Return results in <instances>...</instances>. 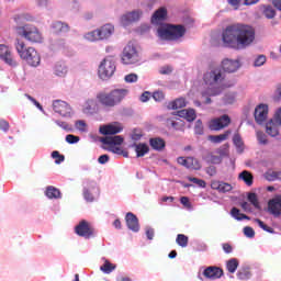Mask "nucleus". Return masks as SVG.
I'll use <instances>...</instances> for the list:
<instances>
[{
    "label": "nucleus",
    "instance_id": "obj_1",
    "mask_svg": "<svg viewBox=\"0 0 281 281\" xmlns=\"http://www.w3.org/2000/svg\"><path fill=\"white\" fill-rule=\"evenodd\" d=\"M256 41V29L249 24L235 23L222 31V43L231 49H246Z\"/></svg>",
    "mask_w": 281,
    "mask_h": 281
},
{
    "label": "nucleus",
    "instance_id": "obj_2",
    "mask_svg": "<svg viewBox=\"0 0 281 281\" xmlns=\"http://www.w3.org/2000/svg\"><path fill=\"white\" fill-rule=\"evenodd\" d=\"M128 95V89H113L110 92L101 91L97 94V102L103 109H115L119 104H122Z\"/></svg>",
    "mask_w": 281,
    "mask_h": 281
},
{
    "label": "nucleus",
    "instance_id": "obj_3",
    "mask_svg": "<svg viewBox=\"0 0 281 281\" xmlns=\"http://www.w3.org/2000/svg\"><path fill=\"white\" fill-rule=\"evenodd\" d=\"M15 49L20 58H22V60H25L27 65H31V67H38L41 65V55H38L36 48H25V42L16 40Z\"/></svg>",
    "mask_w": 281,
    "mask_h": 281
},
{
    "label": "nucleus",
    "instance_id": "obj_4",
    "mask_svg": "<svg viewBox=\"0 0 281 281\" xmlns=\"http://www.w3.org/2000/svg\"><path fill=\"white\" fill-rule=\"evenodd\" d=\"M159 38L162 41H179L186 36V26L181 24H166L157 30Z\"/></svg>",
    "mask_w": 281,
    "mask_h": 281
},
{
    "label": "nucleus",
    "instance_id": "obj_5",
    "mask_svg": "<svg viewBox=\"0 0 281 281\" xmlns=\"http://www.w3.org/2000/svg\"><path fill=\"white\" fill-rule=\"evenodd\" d=\"M16 32L19 36H22L30 43H42L43 35L38 31V29L34 25L26 24L24 26L16 27Z\"/></svg>",
    "mask_w": 281,
    "mask_h": 281
},
{
    "label": "nucleus",
    "instance_id": "obj_6",
    "mask_svg": "<svg viewBox=\"0 0 281 281\" xmlns=\"http://www.w3.org/2000/svg\"><path fill=\"white\" fill-rule=\"evenodd\" d=\"M115 59H113V57L104 58L99 65V78H101V80H109V78H112L113 74H115Z\"/></svg>",
    "mask_w": 281,
    "mask_h": 281
},
{
    "label": "nucleus",
    "instance_id": "obj_7",
    "mask_svg": "<svg viewBox=\"0 0 281 281\" xmlns=\"http://www.w3.org/2000/svg\"><path fill=\"white\" fill-rule=\"evenodd\" d=\"M115 32V27L111 24H105L98 30L88 33L89 41H104L110 38Z\"/></svg>",
    "mask_w": 281,
    "mask_h": 281
},
{
    "label": "nucleus",
    "instance_id": "obj_8",
    "mask_svg": "<svg viewBox=\"0 0 281 281\" xmlns=\"http://www.w3.org/2000/svg\"><path fill=\"white\" fill-rule=\"evenodd\" d=\"M122 63L123 65H135V63H139V53L133 43H128L124 47Z\"/></svg>",
    "mask_w": 281,
    "mask_h": 281
},
{
    "label": "nucleus",
    "instance_id": "obj_9",
    "mask_svg": "<svg viewBox=\"0 0 281 281\" xmlns=\"http://www.w3.org/2000/svg\"><path fill=\"white\" fill-rule=\"evenodd\" d=\"M75 233L81 238H93L95 236V228H93L89 222L83 220L75 227Z\"/></svg>",
    "mask_w": 281,
    "mask_h": 281
},
{
    "label": "nucleus",
    "instance_id": "obj_10",
    "mask_svg": "<svg viewBox=\"0 0 281 281\" xmlns=\"http://www.w3.org/2000/svg\"><path fill=\"white\" fill-rule=\"evenodd\" d=\"M278 126H281V108L277 111L274 120H270L266 124V133L270 135V137H278V135H280Z\"/></svg>",
    "mask_w": 281,
    "mask_h": 281
},
{
    "label": "nucleus",
    "instance_id": "obj_11",
    "mask_svg": "<svg viewBox=\"0 0 281 281\" xmlns=\"http://www.w3.org/2000/svg\"><path fill=\"white\" fill-rule=\"evenodd\" d=\"M0 60H3V63L9 65V67H16L19 65L14 58L12 48L5 44H0Z\"/></svg>",
    "mask_w": 281,
    "mask_h": 281
},
{
    "label": "nucleus",
    "instance_id": "obj_12",
    "mask_svg": "<svg viewBox=\"0 0 281 281\" xmlns=\"http://www.w3.org/2000/svg\"><path fill=\"white\" fill-rule=\"evenodd\" d=\"M224 78L225 77H223V70H221V68H214L204 74L203 80L205 85L212 87L214 85H218V82H223Z\"/></svg>",
    "mask_w": 281,
    "mask_h": 281
},
{
    "label": "nucleus",
    "instance_id": "obj_13",
    "mask_svg": "<svg viewBox=\"0 0 281 281\" xmlns=\"http://www.w3.org/2000/svg\"><path fill=\"white\" fill-rule=\"evenodd\" d=\"M232 124V119L227 114H223L220 117L213 119L209 123V128L211 131H223V128H227Z\"/></svg>",
    "mask_w": 281,
    "mask_h": 281
},
{
    "label": "nucleus",
    "instance_id": "obj_14",
    "mask_svg": "<svg viewBox=\"0 0 281 281\" xmlns=\"http://www.w3.org/2000/svg\"><path fill=\"white\" fill-rule=\"evenodd\" d=\"M268 212L274 218H280L281 216V195H276L268 201Z\"/></svg>",
    "mask_w": 281,
    "mask_h": 281
},
{
    "label": "nucleus",
    "instance_id": "obj_15",
    "mask_svg": "<svg viewBox=\"0 0 281 281\" xmlns=\"http://www.w3.org/2000/svg\"><path fill=\"white\" fill-rule=\"evenodd\" d=\"M203 276L206 280H221V277L225 276V272L221 267L210 266L204 269Z\"/></svg>",
    "mask_w": 281,
    "mask_h": 281
},
{
    "label": "nucleus",
    "instance_id": "obj_16",
    "mask_svg": "<svg viewBox=\"0 0 281 281\" xmlns=\"http://www.w3.org/2000/svg\"><path fill=\"white\" fill-rule=\"evenodd\" d=\"M53 109H54L55 113H58L63 117H67V116L71 115V106L65 101L55 100L53 102Z\"/></svg>",
    "mask_w": 281,
    "mask_h": 281
},
{
    "label": "nucleus",
    "instance_id": "obj_17",
    "mask_svg": "<svg viewBox=\"0 0 281 281\" xmlns=\"http://www.w3.org/2000/svg\"><path fill=\"white\" fill-rule=\"evenodd\" d=\"M269 115V105L261 103L255 109V121L257 124H263L267 122V117Z\"/></svg>",
    "mask_w": 281,
    "mask_h": 281
},
{
    "label": "nucleus",
    "instance_id": "obj_18",
    "mask_svg": "<svg viewBox=\"0 0 281 281\" xmlns=\"http://www.w3.org/2000/svg\"><path fill=\"white\" fill-rule=\"evenodd\" d=\"M166 124L169 128H173V131H183L186 128V121L181 120V116L177 115V113L168 117Z\"/></svg>",
    "mask_w": 281,
    "mask_h": 281
},
{
    "label": "nucleus",
    "instance_id": "obj_19",
    "mask_svg": "<svg viewBox=\"0 0 281 281\" xmlns=\"http://www.w3.org/2000/svg\"><path fill=\"white\" fill-rule=\"evenodd\" d=\"M222 69L226 74H234L240 69V61L238 59L226 58L222 61Z\"/></svg>",
    "mask_w": 281,
    "mask_h": 281
},
{
    "label": "nucleus",
    "instance_id": "obj_20",
    "mask_svg": "<svg viewBox=\"0 0 281 281\" xmlns=\"http://www.w3.org/2000/svg\"><path fill=\"white\" fill-rule=\"evenodd\" d=\"M140 16H142V11L139 10L132 11L121 16V23L123 25H131V23H135V21H139Z\"/></svg>",
    "mask_w": 281,
    "mask_h": 281
},
{
    "label": "nucleus",
    "instance_id": "obj_21",
    "mask_svg": "<svg viewBox=\"0 0 281 281\" xmlns=\"http://www.w3.org/2000/svg\"><path fill=\"white\" fill-rule=\"evenodd\" d=\"M125 223L131 232H139V220L136 214L128 212L125 216Z\"/></svg>",
    "mask_w": 281,
    "mask_h": 281
},
{
    "label": "nucleus",
    "instance_id": "obj_22",
    "mask_svg": "<svg viewBox=\"0 0 281 281\" xmlns=\"http://www.w3.org/2000/svg\"><path fill=\"white\" fill-rule=\"evenodd\" d=\"M211 188L212 190H216L222 194H225L226 192H232L233 190V187L229 183L220 180L211 181Z\"/></svg>",
    "mask_w": 281,
    "mask_h": 281
},
{
    "label": "nucleus",
    "instance_id": "obj_23",
    "mask_svg": "<svg viewBox=\"0 0 281 281\" xmlns=\"http://www.w3.org/2000/svg\"><path fill=\"white\" fill-rule=\"evenodd\" d=\"M50 29L53 34H67L70 30L69 24L60 21L53 22Z\"/></svg>",
    "mask_w": 281,
    "mask_h": 281
},
{
    "label": "nucleus",
    "instance_id": "obj_24",
    "mask_svg": "<svg viewBox=\"0 0 281 281\" xmlns=\"http://www.w3.org/2000/svg\"><path fill=\"white\" fill-rule=\"evenodd\" d=\"M105 146H122L124 144V137L122 136H105L100 139Z\"/></svg>",
    "mask_w": 281,
    "mask_h": 281
},
{
    "label": "nucleus",
    "instance_id": "obj_25",
    "mask_svg": "<svg viewBox=\"0 0 281 281\" xmlns=\"http://www.w3.org/2000/svg\"><path fill=\"white\" fill-rule=\"evenodd\" d=\"M166 16H168V10L162 7L155 11L151 16V23L158 25V23H161V21H166Z\"/></svg>",
    "mask_w": 281,
    "mask_h": 281
},
{
    "label": "nucleus",
    "instance_id": "obj_26",
    "mask_svg": "<svg viewBox=\"0 0 281 281\" xmlns=\"http://www.w3.org/2000/svg\"><path fill=\"white\" fill-rule=\"evenodd\" d=\"M178 117H183L187 122L196 120V111L194 109H184L177 112Z\"/></svg>",
    "mask_w": 281,
    "mask_h": 281
},
{
    "label": "nucleus",
    "instance_id": "obj_27",
    "mask_svg": "<svg viewBox=\"0 0 281 281\" xmlns=\"http://www.w3.org/2000/svg\"><path fill=\"white\" fill-rule=\"evenodd\" d=\"M122 133V126L120 125H103L100 127L101 135H117Z\"/></svg>",
    "mask_w": 281,
    "mask_h": 281
},
{
    "label": "nucleus",
    "instance_id": "obj_28",
    "mask_svg": "<svg viewBox=\"0 0 281 281\" xmlns=\"http://www.w3.org/2000/svg\"><path fill=\"white\" fill-rule=\"evenodd\" d=\"M184 106H188L186 98H178L167 104V109H169V111H177L178 109H184Z\"/></svg>",
    "mask_w": 281,
    "mask_h": 281
},
{
    "label": "nucleus",
    "instance_id": "obj_29",
    "mask_svg": "<svg viewBox=\"0 0 281 281\" xmlns=\"http://www.w3.org/2000/svg\"><path fill=\"white\" fill-rule=\"evenodd\" d=\"M149 145L154 150H164L166 148V140L164 138H150Z\"/></svg>",
    "mask_w": 281,
    "mask_h": 281
},
{
    "label": "nucleus",
    "instance_id": "obj_30",
    "mask_svg": "<svg viewBox=\"0 0 281 281\" xmlns=\"http://www.w3.org/2000/svg\"><path fill=\"white\" fill-rule=\"evenodd\" d=\"M229 135H232V131L227 130L223 134L209 136V139H211L213 144H221L222 142L228 139Z\"/></svg>",
    "mask_w": 281,
    "mask_h": 281
},
{
    "label": "nucleus",
    "instance_id": "obj_31",
    "mask_svg": "<svg viewBox=\"0 0 281 281\" xmlns=\"http://www.w3.org/2000/svg\"><path fill=\"white\" fill-rule=\"evenodd\" d=\"M133 146L135 148L136 157H144V155H147L150 150V148L144 143L134 144Z\"/></svg>",
    "mask_w": 281,
    "mask_h": 281
},
{
    "label": "nucleus",
    "instance_id": "obj_32",
    "mask_svg": "<svg viewBox=\"0 0 281 281\" xmlns=\"http://www.w3.org/2000/svg\"><path fill=\"white\" fill-rule=\"evenodd\" d=\"M239 179L246 183V186H254V176L251 172L244 170L239 173Z\"/></svg>",
    "mask_w": 281,
    "mask_h": 281
},
{
    "label": "nucleus",
    "instance_id": "obj_33",
    "mask_svg": "<svg viewBox=\"0 0 281 281\" xmlns=\"http://www.w3.org/2000/svg\"><path fill=\"white\" fill-rule=\"evenodd\" d=\"M115 269H117V266H115L114 263H111V261L109 260H105L104 263L100 267V271L106 274L113 273Z\"/></svg>",
    "mask_w": 281,
    "mask_h": 281
},
{
    "label": "nucleus",
    "instance_id": "obj_34",
    "mask_svg": "<svg viewBox=\"0 0 281 281\" xmlns=\"http://www.w3.org/2000/svg\"><path fill=\"white\" fill-rule=\"evenodd\" d=\"M233 144H235L237 148V153L241 154L243 150H245V143L243 142V138L240 137V134H235L233 137Z\"/></svg>",
    "mask_w": 281,
    "mask_h": 281
},
{
    "label": "nucleus",
    "instance_id": "obj_35",
    "mask_svg": "<svg viewBox=\"0 0 281 281\" xmlns=\"http://www.w3.org/2000/svg\"><path fill=\"white\" fill-rule=\"evenodd\" d=\"M45 194L48 199H60V190L56 187H47Z\"/></svg>",
    "mask_w": 281,
    "mask_h": 281
},
{
    "label": "nucleus",
    "instance_id": "obj_36",
    "mask_svg": "<svg viewBox=\"0 0 281 281\" xmlns=\"http://www.w3.org/2000/svg\"><path fill=\"white\" fill-rule=\"evenodd\" d=\"M231 215L236 221H249V216H247L246 214L240 213V210H238L237 207H233L231 210Z\"/></svg>",
    "mask_w": 281,
    "mask_h": 281
},
{
    "label": "nucleus",
    "instance_id": "obj_37",
    "mask_svg": "<svg viewBox=\"0 0 281 281\" xmlns=\"http://www.w3.org/2000/svg\"><path fill=\"white\" fill-rule=\"evenodd\" d=\"M226 269L228 273H236V269H238V259L236 258L229 259L226 262Z\"/></svg>",
    "mask_w": 281,
    "mask_h": 281
},
{
    "label": "nucleus",
    "instance_id": "obj_38",
    "mask_svg": "<svg viewBox=\"0 0 281 281\" xmlns=\"http://www.w3.org/2000/svg\"><path fill=\"white\" fill-rule=\"evenodd\" d=\"M202 166H201V161H199V159L194 158V157H189V166L188 169L189 170H201Z\"/></svg>",
    "mask_w": 281,
    "mask_h": 281
},
{
    "label": "nucleus",
    "instance_id": "obj_39",
    "mask_svg": "<svg viewBox=\"0 0 281 281\" xmlns=\"http://www.w3.org/2000/svg\"><path fill=\"white\" fill-rule=\"evenodd\" d=\"M262 14L266 16V19H274L276 18V9L271 5L263 7Z\"/></svg>",
    "mask_w": 281,
    "mask_h": 281
},
{
    "label": "nucleus",
    "instance_id": "obj_40",
    "mask_svg": "<svg viewBox=\"0 0 281 281\" xmlns=\"http://www.w3.org/2000/svg\"><path fill=\"white\" fill-rule=\"evenodd\" d=\"M188 241H189L188 236H186L183 234H178V236L176 238V243H177V245H179V247H182V248L188 247Z\"/></svg>",
    "mask_w": 281,
    "mask_h": 281
},
{
    "label": "nucleus",
    "instance_id": "obj_41",
    "mask_svg": "<svg viewBox=\"0 0 281 281\" xmlns=\"http://www.w3.org/2000/svg\"><path fill=\"white\" fill-rule=\"evenodd\" d=\"M255 223L258 224V226L263 229V232H268V234H276V231L265 224V222H262L260 218H255Z\"/></svg>",
    "mask_w": 281,
    "mask_h": 281
},
{
    "label": "nucleus",
    "instance_id": "obj_42",
    "mask_svg": "<svg viewBox=\"0 0 281 281\" xmlns=\"http://www.w3.org/2000/svg\"><path fill=\"white\" fill-rule=\"evenodd\" d=\"M248 201L256 207V210H260V202L258 201V195L256 193H248Z\"/></svg>",
    "mask_w": 281,
    "mask_h": 281
},
{
    "label": "nucleus",
    "instance_id": "obj_43",
    "mask_svg": "<svg viewBox=\"0 0 281 281\" xmlns=\"http://www.w3.org/2000/svg\"><path fill=\"white\" fill-rule=\"evenodd\" d=\"M237 278L238 280H249L251 272L247 268H244L237 272Z\"/></svg>",
    "mask_w": 281,
    "mask_h": 281
},
{
    "label": "nucleus",
    "instance_id": "obj_44",
    "mask_svg": "<svg viewBox=\"0 0 281 281\" xmlns=\"http://www.w3.org/2000/svg\"><path fill=\"white\" fill-rule=\"evenodd\" d=\"M55 74L56 76L63 77L67 75V67L63 64H56L55 66Z\"/></svg>",
    "mask_w": 281,
    "mask_h": 281
},
{
    "label": "nucleus",
    "instance_id": "obj_45",
    "mask_svg": "<svg viewBox=\"0 0 281 281\" xmlns=\"http://www.w3.org/2000/svg\"><path fill=\"white\" fill-rule=\"evenodd\" d=\"M266 179L268 181H276V179H278L279 181H281V171H271V172H268L266 175Z\"/></svg>",
    "mask_w": 281,
    "mask_h": 281
},
{
    "label": "nucleus",
    "instance_id": "obj_46",
    "mask_svg": "<svg viewBox=\"0 0 281 281\" xmlns=\"http://www.w3.org/2000/svg\"><path fill=\"white\" fill-rule=\"evenodd\" d=\"M206 161H207L209 164H222L223 158H222L221 156H216V155H214V154H209V155L206 156Z\"/></svg>",
    "mask_w": 281,
    "mask_h": 281
},
{
    "label": "nucleus",
    "instance_id": "obj_47",
    "mask_svg": "<svg viewBox=\"0 0 281 281\" xmlns=\"http://www.w3.org/2000/svg\"><path fill=\"white\" fill-rule=\"evenodd\" d=\"M224 104H234L236 102V93L228 92L224 95Z\"/></svg>",
    "mask_w": 281,
    "mask_h": 281
},
{
    "label": "nucleus",
    "instance_id": "obj_48",
    "mask_svg": "<svg viewBox=\"0 0 281 281\" xmlns=\"http://www.w3.org/2000/svg\"><path fill=\"white\" fill-rule=\"evenodd\" d=\"M187 179L188 181H191V183H195V186H199V188H205V186H207V183L203 179L192 177H188Z\"/></svg>",
    "mask_w": 281,
    "mask_h": 281
},
{
    "label": "nucleus",
    "instance_id": "obj_49",
    "mask_svg": "<svg viewBox=\"0 0 281 281\" xmlns=\"http://www.w3.org/2000/svg\"><path fill=\"white\" fill-rule=\"evenodd\" d=\"M52 157L55 159V164H63V161H65V156L60 155V151L58 150H54Z\"/></svg>",
    "mask_w": 281,
    "mask_h": 281
},
{
    "label": "nucleus",
    "instance_id": "obj_50",
    "mask_svg": "<svg viewBox=\"0 0 281 281\" xmlns=\"http://www.w3.org/2000/svg\"><path fill=\"white\" fill-rule=\"evenodd\" d=\"M153 99L155 100V102H162V100L166 99V94L164 93V91H155L153 93Z\"/></svg>",
    "mask_w": 281,
    "mask_h": 281
},
{
    "label": "nucleus",
    "instance_id": "obj_51",
    "mask_svg": "<svg viewBox=\"0 0 281 281\" xmlns=\"http://www.w3.org/2000/svg\"><path fill=\"white\" fill-rule=\"evenodd\" d=\"M66 142L67 144H78V142H80V137L74 134H68L66 136Z\"/></svg>",
    "mask_w": 281,
    "mask_h": 281
},
{
    "label": "nucleus",
    "instance_id": "obj_52",
    "mask_svg": "<svg viewBox=\"0 0 281 281\" xmlns=\"http://www.w3.org/2000/svg\"><path fill=\"white\" fill-rule=\"evenodd\" d=\"M267 63V57L265 55H259L255 59V67H262Z\"/></svg>",
    "mask_w": 281,
    "mask_h": 281
},
{
    "label": "nucleus",
    "instance_id": "obj_53",
    "mask_svg": "<svg viewBox=\"0 0 281 281\" xmlns=\"http://www.w3.org/2000/svg\"><path fill=\"white\" fill-rule=\"evenodd\" d=\"M244 235L247 238H254V236H256V231H254L251 226H246L244 227Z\"/></svg>",
    "mask_w": 281,
    "mask_h": 281
},
{
    "label": "nucleus",
    "instance_id": "obj_54",
    "mask_svg": "<svg viewBox=\"0 0 281 281\" xmlns=\"http://www.w3.org/2000/svg\"><path fill=\"white\" fill-rule=\"evenodd\" d=\"M85 110L88 111V112H89V111H95V100L89 99V100L86 102Z\"/></svg>",
    "mask_w": 281,
    "mask_h": 281
},
{
    "label": "nucleus",
    "instance_id": "obj_55",
    "mask_svg": "<svg viewBox=\"0 0 281 281\" xmlns=\"http://www.w3.org/2000/svg\"><path fill=\"white\" fill-rule=\"evenodd\" d=\"M194 132L196 135H203V122H201V120L195 122Z\"/></svg>",
    "mask_w": 281,
    "mask_h": 281
},
{
    "label": "nucleus",
    "instance_id": "obj_56",
    "mask_svg": "<svg viewBox=\"0 0 281 281\" xmlns=\"http://www.w3.org/2000/svg\"><path fill=\"white\" fill-rule=\"evenodd\" d=\"M179 166H183L184 168H188L189 164H190V157H178L177 159Z\"/></svg>",
    "mask_w": 281,
    "mask_h": 281
},
{
    "label": "nucleus",
    "instance_id": "obj_57",
    "mask_svg": "<svg viewBox=\"0 0 281 281\" xmlns=\"http://www.w3.org/2000/svg\"><path fill=\"white\" fill-rule=\"evenodd\" d=\"M75 126L78 131H81L82 133H85V131H87V123L85 121H77L75 123Z\"/></svg>",
    "mask_w": 281,
    "mask_h": 281
},
{
    "label": "nucleus",
    "instance_id": "obj_58",
    "mask_svg": "<svg viewBox=\"0 0 281 281\" xmlns=\"http://www.w3.org/2000/svg\"><path fill=\"white\" fill-rule=\"evenodd\" d=\"M0 131L8 133V131H10V123L5 120H0Z\"/></svg>",
    "mask_w": 281,
    "mask_h": 281
},
{
    "label": "nucleus",
    "instance_id": "obj_59",
    "mask_svg": "<svg viewBox=\"0 0 281 281\" xmlns=\"http://www.w3.org/2000/svg\"><path fill=\"white\" fill-rule=\"evenodd\" d=\"M25 97L27 98V100H30V102L34 103V105L40 110L43 111V105H41V103H38V101H36V99H34L32 95L30 94H25Z\"/></svg>",
    "mask_w": 281,
    "mask_h": 281
},
{
    "label": "nucleus",
    "instance_id": "obj_60",
    "mask_svg": "<svg viewBox=\"0 0 281 281\" xmlns=\"http://www.w3.org/2000/svg\"><path fill=\"white\" fill-rule=\"evenodd\" d=\"M257 139L259 144H267V135H265L262 132H257Z\"/></svg>",
    "mask_w": 281,
    "mask_h": 281
},
{
    "label": "nucleus",
    "instance_id": "obj_61",
    "mask_svg": "<svg viewBox=\"0 0 281 281\" xmlns=\"http://www.w3.org/2000/svg\"><path fill=\"white\" fill-rule=\"evenodd\" d=\"M138 77L136 74H130L125 76V82H137Z\"/></svg>",
    "mask_w": 281,
    "mask_h": 281
},
{
    "label": "nucleus",
    "instance_id": "obj_62",
    "mask_svg": "<svg viewBox=\"0 0 281 281\" xmlns=\"http://www.w3.org/2000/svg\"><path fill=\"white\" fill-rule=\"evenodd\" d=\"M223 250L225 254H232L234 251V247H232V244L225 243L222 245Z\"/></svg>",
    "mask_w": 281,
    "mask_h": 281
},
{
    "label": "nucleus",
    "instance_id": "obj_63",
    "mask_svg": "<svg viewBox=\"0 0 281 281\" xmlns=\"http://www.w3.org/2000/svg\"><path fill=\"white\" fill-rule=\"evenodd\" d=\"M150 100V93L148 91H145L140 95V102H148Z\"/></svg>",
    "mask_w": 281,
    "mask_h": 281
},
{
    "label": "nucleus",
    "instance_id": "obj_64",
    "mask_svg": "<svg viewBox=\"0 0 281 281\" xmlns=\"http://www.w3.org/2000/svg\"><path fill=\"white\" fill-rule=\"evenodd\" d=\"M274 102H280L281 100V86L277 88L276 94L273 97Z\"/></svg>",
    "mask_w": 281,
    "mask_h": 281
}]
</instances>
